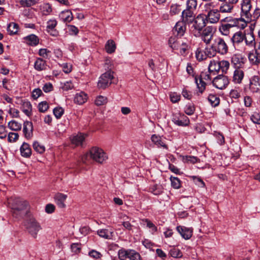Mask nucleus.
<instances>
[{"instance_id":"obj_1","label":"nucleus","mask_w":260,"mask_h":260,"mask_svg":"<svg viewBox=\"0 0 260 260\" xmlns=\"http://www.w3.org/2000/svg\"><path fill=\"white\" fill-rule=\"evenodd\" d=\"M8 203L12 210L13 216L17 218L23 217L27 212V203L18 198L11 197Z\"/></svg>"},{"instance_id":"obj_2","label":"nucleus","mask_w":260,"mask_h":260,"mask_svg":"<svg viewBox=\"0 0 260 260\" xmlns=\"http://www.w3.org/2000/svg\"><path fill=\"white\" fill-rule=\"evenodd\" d=\"M251 3H249V0H246L244 4H241L242 15L244 16L247 21H256L260 17V8L256 7L253 11H251Z\"/></svg>"},{"instance_id":"obj_3","label":"nucleus","mask_w":260,"mask_h":260,"mask_svg":"<svg viewBox=\"0 0 260 260\" xmlns=\"http://www.w3.org/2000/svg\"><path fill=\"white\" fill-rule=\"evenodd\" d=\"M214 6L212 2L206 3L204 5L205 19L208 23L215 24L219 22L220 18V11L217 9H213Z\"/></svg>"},{"instance_id":"obj_4","label":"nucleus","mask_w":260,"mask_h":260,"mask_svg":"<svg viewBox=\"0 0 260 260\" xmlns=\"http://www.w3.org/2000/svg\"><path fill=\"white\" fill-rule=\"evenodd\" d=\"M197 6V0H187V8L182 12V21L187 23H192L194 19L193 9Z\"/></svg>"},{"instance_id":"obj_5","label":"nucleus","mask_w":260,"mask_h":260,"mask_svg":"<svg viewBox=\"0 0 260 260\" xmlns=\"http://www.w3.org/2000/svg\"><path fill=\"white\" fill-rule=\"evenodd\" d=\"M114 72L109 70L103 74L100 77L98 83V87L99 88L105 89L112 83H114Z\"/></svg>"},{"instance_id":"obj_6","label":"nucleus","mask_w":260,"mask_h":260,"mask_svg":"<svg viewBox=\"0 0 260 260\" xmlns=\"http://www.w3.org/2000/svg\"><path fill=\"white\" fill-rule=\"evenodd\" d=\"M212 45L218 54L224 55L228 53V45L225 40L222 38L216 37L213 40Z\"/></svg>"},{"instance_id":"obj_7","label":"nucleus","mask_w":260,"mask_h":260,"mask_svg":"<svg viewBox=\"0 0 260 260\" xmlns=\"http://www.w3.org/2000/svg\"><path fill=\"white\" fill-rule=\"evenodd\" d=\"M89 155L91 158L100 164L103 163L108 159V156L103 150L96 147L90 149Z\"/></svg>"},{"instance_id":"obj_8","label":"nucleus","mask_w":260,"mask_h":260,"mask_svg":"<svg viewBox=\"0 0 260 260\" xmlns=\"http://www.w3.org/2000/svg\"><path fill=\"white\" fill-rule=\"evenodd\" d=\"M26 226L28 233L34 238L37 237L38 232L42 229L40 223L33 217L27 220Z\"/></svg>"},{"instance_id":"obj_9","label":"nucleus","mask_w":260,"mask_h":260,"mask_svg":"<svg viewBox=\"0 0 260 260\" xmlns=\"http://www.w3.org/2000/svg\"><path fill=\"white\" fill-rule=\"evenodd\" d=\"M211 74H207L204 73H202L200 77H199V82H198V80L197 77H195V81L197 84L199 93H202L206 88V83L204 81V80H211Z\"/></svg>"},{"instance_id":"obj_10","label":"nucleus","mask_w":260,"mask_h":260,"mask_svg":"<svg viewBox=\"0 0 260 260\" xmlns=\"http://www.w3.org/2000/svg\"><path fill=\"white\" fill-rule=\"evenodd\" d=\"M213 85L218 89L224 88L229 83L228 78L223 75H218L212 81Z\"/></svg>"},{"instance_id":"obj_11","label":"nucleus","mask_w":260,"mask_h":260,"mask_svg":"<svg viewBox=\"0 0 260 260\" xmlns=\"http://www.w3.org/2000/svg\"><path fill=\"white\" fill-rule=\"evenodd\" d=\"M213 31L212 26H207L202 31L201 35L202 40L207 45L209 44L213 40Z\"/></svg>"},{"instance_id":"obj_12","label":"nucleus","mask_w":260,"mask_h":260,"mask_svg":"<svg viewBox=\"0 0 260 260\" xmlns=\"http://www.w3.org/2000/svg\"><path fill=\"white\" fill-rule=\"evenodd\" d=\"M246 59L241 54H234L232 58L231 62L236 69L243 68Z\"/></svg>"},{"instance_id":"obj_13","label":"nucleus","mask_w":260,"mask_h":260,"mask_svg":"<svg viewBox=\"0 0 260 260\" xmlns=\"http://www.w3.org/2000/svg\"><path fill=\"white\" fill-rule=\"evenodd\" d=\"M194 23L193 27L194 28L199 31H201L203 28L206 26V23L205 18L201 14H199L194 19Z\"/></svg>"},{"instance_id":"obj_14","label":"nucleus","mask_w":260,"mask_h":260,"mask_svg":"<svg viewBox=\"0 0 260 260\" xmlns=\"http://www.w3.org/2000/svg\"><path fill=\"white\" fill-rule=\"evenodd\" d=\"M151 140L153 143L157 147H162L164 149H168V145L166 144L165 138L155 134L152 135Z\"/></svg>"},{"instance_id":"obj_15","label":"nucleus","mask_w":260,"mask_h":260,"mask_svg":"<svg viewBox=\"0 0 260 260\" xmlns=\"http://www.w3.org/2000/svg\"><path fill=\"white\" fill-rule=\"evenodd\" d=\"M23 133L24 137L29 139L33 136V125L30 121H26L23 123Z\"/></svg>"},{"instance_id":"obj_16","label":"nucleus","mask_w":260,"mask_h":260,"mask_svg":"<svg viewBox=\"0 0 260 260\" xmlns=\"http://www.w3.org/2000/svg\"><path fill=\"white\" fill-rule=\"evenodd\" d=\"M245 39V34L241 31L235 32L233 36L231 41L233 45L236 47L239 46Z\"/></svg>"},{"instance_id":"obj_17","label":"nucleus","mask_w":260,"mask_h":260,"mask_svg":"<svg viewBox=\"0 0 260 260\" xmlns=\"http://www.w3.org/2000/svg\"><path fill=\"white\" fill-rule=\"evenodd\" d=\"M176 229L182 237L186 240L189 239L192 235V229L182 226H178Z\"/></svg>"},{"instance_id":"obj_18","label":"nucleus","mask_w":260,"mask_h":260,"mask_svg":"<svg viewBox=\"0 0 260 260\" xmlns=\"http://www.w3.org/2000/svg\"><path fill=\"white\" fill-rule=\"evenodd\" d=\"M67 198V196L62 193H57L54 196L55 203L60 208H64L66 207L64 202Z\"/></svg>"},{"instance_id":"obj_19","label":"nucleus","mask_w":260,"mask_h":260,"mask_svg":"<svg viewBox=\"0 0 260 260\" xmlns=\"http://www.w3.org/2000/svg\"><path fill=\"white\" fill-rule=\"evenodd\" d=\"M186 23L182 21L177 22L174 27V30L177 32V36L180 37L183 36L186 31Z\"/></svg>"},{"instance_id":"obj_20","label":"nucleus","mask_w":260,"mask_h":260,"mask_svg":"<svg viewBox=\"0 0 260 260\" xmlns=\"http://www.w3.org/2000/svg\"><path fill=\"white\" fill-rule=\"evenodd\" d=\"M183 40L181 38H176L175 37H171L169 40V44L173 50H179L181 43Z\"/></svg>"},{"instance_id":"obj_21","label":"nucleus","mask_w":260,"mask_h":260,"mask_svg":"<svg viewBox=\"0 0 260 260\" xmlns=\"http://www.w3.org/2000/svg\"><path fill=\"white\" fill-rule=\"evenodd\" d=\"M59 17L63 22L66 23L70 22L73 19V14L69 10L62 11Z\"/></svg>"},{"instance_id":"obj_22","label":"nucleus","mask_w":260,"mask_h":260,"mask_svg":"<svg viewBox=\"0 0 260 260\" xmlns=\"http://www.w3.org/2000/svg\"><path fill=\"white\" fill-rule=\"evenodd\" d=\"M26 44L29 46H36L39 43L38 37L35 35L31 34L24 38Z\"/></svg>"},{"instance_id":"obj_23","label":"nucleus","mask_w":260,"mask_h":260,"mask_svg":"<svg viewBox=\"0 0 260 260\" xmlns=\"http://www.w3.org/2000/svg\"><path fill=\"white\" fill-rule=\"evenodd\" d=\"M134 251V250H126L125 249L122 248L118 251V257L120 260H125L126 258H129Z\"/></svg>"},{"instance_id":"obj_24","label":"nucleus","mask_w":260,"mask_h":260,"mask_svg":"<svg viewBox=\"0 0 260 260\" xmlns=\"http://www.w3.org/2000/svg\"><path fill=\"white\" fill-rule=\"evenodd\" d=\"M244 77V72L240 69H236L234 72L233 81L235 83H240Z\"/></svg>"},{"instance_id":"obj_25","label":"nucleus","mask_w":260,"mask_h":260,"mask_svg":"<svg viewBox=\"0 0 260 260\" xmlns=\"http://www.w3.org/2000/svg\"><path fill=\"white\" fill-rule=\"evenodd\" d=\"M220 67L219 61L211 60L208 67L209 72L210 74L213 73L214 74V73H217L220 71Z\"/></svg>"},{"instance_id":"obj_26","label":"nucleus","mask_w":260,"mask_h":260,"mask_svg":"<svg viewBox=\"0 0 260 260\" xmlns=\"http://www.w3.org/2000/svg\"><path fill=\"white\" fill-rule=\"evenodd\" d=\"M233 9L234 6L232 4L225 3L220 5L218 11L221 13H232Z\"/></svg>"},{"instance_id":"obj_27","label":"nucleus","mask_w":260,"mask_h":260,"mask_svg":"<svg viewBox=\"0 0 260 260\" xmlns=\"http://www.w3.org/2000/svg\"><path fill=\"white\" fill-rule=\"evenodd\" d=\"M87 99V95L83 92H80L76 94L74 98V102L79 105L84 104Z\"/></svg>"},{"instance_id":"obj_28","label":"nucleus","mask_w":260,"mask_h":260,"mask_svg":"<svg viewBox=\"0 0 260 260\" xmlns=\"http://www.w3.org/2000/svg\"><path fill=\"white\" fill-rule=\"evenodd\" d=\"M20 152L22 156L29 157L31 154V150L29 145L27 143H24L20 148Z\"/></svg>"},{"instance_id":"obj_29","label":"nucleus","mask_w":260,"mask_h":260,"mask_svg":"<svg viewBox=\"0 0 260 260\" xmlns=\"http://www.w3.org/2000/svg\"><path fill=\"white\" fill-rule=\"evenodd\" d=\"M250 88L253 91H256L260 88V78L254 76L250 84Z\"/></svg>"},{"instance_id":"obj_30","label":"nucleus","mask_w":260,"mask_h":260,"mask_svg":"<svg viewBox=\"0 0 260 260\" xmlns=\"http://www.w3.org/2000/svg\"><path fill=\"white\" fill-rule=\"evenodd\" d=\"M85 138V137L83 134L80 133L72 137L71 139L72 143L76 146L81 145L84 141Z\"/></svg>"},{"instance_id":"obj_31","label":"nucleus","mask_w":260,"mask_h":260,"mask_svg":"<svg viewBox=\"0 0 260 260\" xmlns=\"http://www.w3.org/2000/svg\"><path fill=\"white\" fill-rule=\"evenodd\" d=\"M98 235L101 237L107 239H110L113 237V232L109 231L108 229H101L97 231Z\"/></svg>"},{"instance_id":"obj_32","label":"nucleus","mask_w":260,"mask_h":260,"mask_svg":"<svg viewBox=\"0 0 260 260\" xmlns=\"http://www.w3.org/2000/svg\"><path fill=\"white\" fill-rule=\"evenodd\" d=\"M105 50L108 53H112L115 52L116 46L113 40H109L105 45Z\"/></svg>"},{"instance_id":"obj_33","label":"nucleus","mask_w":260,"mask_h":260,"mask_svg":"<svg viewBox=\"0 0 260 260\" xmlns=\"http://www.w3.org/2000/svg\"><path fill=\"white\" fill-rule=\"evenodd\" d=\"M232 27H231V25H229V24L221 23V24L219 26V31L224 36H228L230 32V29Z\"/></svg>"},{"instance_id":"obj_34","label":"nucleus","mask_w":260,"mask_h":260,"mask_svg":"<svg viewBox=\"0 0 260 260\" xmlns=\"http://www.w3.org/2000/svg\"><path fill=\"white\" fill-rule=\"evenodd\" d=\"M248 58L250 62L252 64H257L260 62V55L256 51L250 53L248 55Z\"/></svg>"},{"instance_id":"obj_35","label":"nucleus","mask_w":260,"mask_h":260,"mask_svg":"<svg viewBox=\"0 0 260 260\" xmlns=\"http://www.w3.org/2000/svg\"><path fill=\"white\" fill-rule=\"evenodd\" d=\"M221 23H224L225 24L231 25V27H236L237 25V18H233L232 17H226L220 20Z\"/></svg>"},{"instance_id":"obj_36","label":"nucleus","mask_w":260,"mask_h":260,"mask_svg":"<svg viewBox=\"0 0 260 260\" xmlns=\"http://www.w3.org/2000/svg\"><path fill=\"white\" fill-rule=\"evenodd\" d=\"M35 68L37 71H42L45 69L46 62L42 58H38L35 62Z\"/></svg>"},{"instance_id":"obj_37","label":"nucleus","mask_w":260,"mask_h":260,"mask_svg":"<svg viewBox=\"0 0 260 260\" xmlns=\"http://www.w3.org/2000/svg\"><path fill=\"white\" fill-rule=\"evenodd\" d=\"M189 118L184 114H180L179 120L177 121V125L185 126L189 124Z\"/></svg>"},{"instance_id":"obj_38","label":"nucleus","mask_w":260,"mask_h":260,"mask_svg":"<svg viewBox=\"0 0 260 260\" xmlns=\"http://www.w3.org/2000/svg\"><path fill=\"white\" fill-rule=\"evenodd\" d=\"M208 100L213 107L217 106L220 103L219 98L214 94L209 95Z\"/></svg>"},{"instance_id":"obj_39","label":"nucleus","mask_w":260,"mask_h":260,"mask_svg":"<svg viewBox=\"0 0 260 260\" xmlns=\"http://www.w3.org/2000/svg\"><path fill=\"white\" fill-rule=\"evenodd\" d=\"M31 105L29 102H23L22 105V111L27 116H29L31 111Z\"/></svg>"},{"instance_id":"obj_40","label":"nucleus","mask_w":260,"mask_h":260,"mask_svg":"<svg viewBox=\"0 0 260 260\" xmlns=\"http://www.w3.org/2000/svg\"><path fill=\"white\" fill-rule=\"evenodd\" d=\"M204 53L206 55L207 57L209 58L215 56L217 53H218L212 44L210 47H206L205 49Z\"/></svg>"},{"instance_id":"obj_41","label":"nucleus","mask_w":260,"mask_h":260,"mask_svg":"<svg viewBox=\"0 0 260 260\" xmlns=\"http://www.w3.org/2000/svg\"><path fill=\"white\" fill-rule=\"evenodd\" d=\"M8 126L11 130L14 131H20L21 128V124L15 120L10 121Z\"/></svg>"},{"instance_id":"obj_42","label":"nucleus","mask_w":260,"mask_h":260,"mask_svg":"<svg viewBox=\"0 0 260 260\" xmlns=\"http://www.w3.org/2000/svg\"><path fill=\"white\" fill-rule=\"evenodd\" d=\"M189 48V42H184L183 40L182 41V43L180 44V46L179 47V53L181 55H184L186 54V51L188 50V49Z\"/></svg>"},{"instance_id":"obj_43","label":"nucleus","mask_w":260,"mask_h":260,"mask_svg":"<svg viewBox=\"0 0 260 260\" xmlns=\"http://www.w3.org/2000/svg\"><path fill=\"white\" fill-rule=\"evenodd\" d=\"M18 25L14 22L10 23L7 27L8 31L11 35L16 34L18 30Z\"/></svg>"},{"instance_id":"obj_44","label":"nucleus","mask_w":260,"mask_h":260,"mask_svg":"<svg viewBox=\"0 0 260 260\" xmlns=\"http://www.w3.org/2000/svg\"><path fill=\"white\" fill-rule=\"evenodd\" d=\"M220 70H221L222 73H226L230 67V63L227 60L219 61Z\"/></svg>"},{"instance_id":"obj_45","label":"nucleus","mask_w":260,"mask_h":260,"mask_svg":"<svg viewBox=\"0 0 260 260\" xmlns=\"http://www.w3.org/2000/svg\"><path fill=\"white\" fill-rule=\"evenodd\" d=\"M19 3L22 7H29L37 4L36 0H20Z\"/></svg>"},{"instance_id":"obj_46","label":"nucleus","mask_w":260,"mask_h":260,"mask_svg":"<svg viewBox=\"0 0 260 260\" xmlns=\"http://www.w3.org/2000/svg\"><path fill=\"white\" fill-rule=\"evenodd\" d=\"M172 186L175 189H178L181 187V181L177 177L171 176L170 177Z\"/></svg>"},{"instance_id":"obj_47","label":"nucleus","mask_w":260,"mask_h":260,"mask_svg":"<svg viewBox=\"0 0 260 260\" xmlns=\"http://www.w3.org/2000/svg\"><path fill=\"white\" fill-rule=\"evenodd\" d=\"M33 148L36 152L40 154L43 153L45 150V147L40 145L38 142H35L33 143Z\"/></svg>"},{"instance_id":"obj_48","label":"nucleus","mask_w":260,"mask_h":260,"mask_svg":"<svg viewBox=\"0 0 260 260\" xmlns=\"http://www.w3.org/2000/svg\"><path fill=\"white\" fill-rule=\"evenodd\" d=\"M196 57L197 60L199 61L203 60L207 58L206 55L204 53V51L203 52L201 49L199 48H198L196 51Z\"/></svg>"},{"instance_id":"obj_49","label":"nucleus","mask_w":260,"mask_h":260,"mask_svg":"<svg viewBox=\"0 0 260 260\" xmlns=\"http://www.w3.org/2000/svg\"><path fill=\"white\" fill-rule=\"evenodd\" d=\"M107 103V97L99 95L98 96L95 100V104L96 105L100 106L103 105Z\"/></svg>"},{"instance_id":"obj_50","label":"nucleus","mask_w":260,"mask_h":260,"mask_svg":"<svg viewBox=\"0 0 260 260\" xmlns=\"http://www.w3.org/2000/svg\"><path fill=\"white\" fill-rule=\"evenodd\" d=\"M250 119L253 123L260 124V113L258 112H253L250 117Z\"/></svg>"},{"instance_id":"obj_51","label":"nucleus","mask_w":260,"mask_h":260,"mask_svg":"<svg viewBox=\"0 0 260 260\" xmlns=\"http://www.w3.org/2000/svg\"><path fill=\"white\" fill-rule=\"evenodd\" d=\"M180 11L179 5H172L170 7V13L172 16L179 14Z\"/></svg>"},{"instance_id":"obj_52","label":"nucleus","mask_w":260,"mask_h":260,"mask_svg":"<svg viewBox=\"0 0 260 260\" xmlns=\"http://www.w3.org/2000/svg\"><path fill=\"white\" fill-rule=\"evenodd\" d=\"M190 177L193 180L194 183L199 187H204L205 186V183L201 178L194 176H190Z\"/></svg>"},{"instance_id":"obj_53","label":"nucleus","mask_w":260,"mask_h":260,"mask_svg":"<svg viewBox=\"0 0 260 260\" xmlns=\"http://www.w3.org/2000/svg\"><path fill=\"white\" fill-rule=\"evenodd\" d=\"M64 113V110L62 108L59 107H56L53 110V114L56 118H60Z\"/></svg>"},{"instance_id":"obj_54","label":"nucleus","mask_w":260,"mask_h":260,"mask_svg":"<svg viewBox=\"0 0 260 260\" xmlns=\"http://www.w3.org/2000/svg\"><path fill=\"white\" fill-rule=\"evenodd\" d=\"M39 110L41 112H46L49 108V105L47 102L44 101L40 103L38 105Z\"/></svg>"},{"instance_id":"obj_55","label":"nucleus","mask_w":260,"mask_h":260,"mask_svg":"<svg viewBox=\"0 0 260 260\" xmlns=\"http://www.w3.org/2000/svg\"><path fill=\"white\" fill-rule=\"evenodd\" d=\"M19 138V135L17 133H9L8 135V140L9 142H14L17 140H18Z\"/></svg>"},{"instance_id":"obj_56","label":"nucleus","mask_w":260,"mask_h":260,"mask_svg":"<svg viewBox=\"0 0 260 260\" xmlns=\"http://www.w3.org/2000/svg\"><path fill=\"white\" fill-rule=\"evenodd\" d=\"M247 26V22L243 18H237V27L240 29H244Z\"/></svg>"},{"instance_id":"obj_57","label":"nucleus","mask_w":260,"mask_h":260,"mask_svg":"<svg viewBox=\"0 0 260 260\" xmlns=\"http://www.w3.org/2000/svg\"><path fill=\"white\" fill-rule=\"evenodd\" d=\"M72 251L76 254L80 252L81 250V244L79 243H73L71 245Z\"/></svg>"},{"instance_id":"obj_58","label":"nucleus","mask_w":260,"mask_h":260,"mask_svg":"<svg viewBox=\"0 0 260 260\" xmlns=\"http://www.w3.org/2000/svg\"><path fill=\"white\" fill-rule=\"evenodd\" d=\"M244 40L246 44L248 46L252 45L255 40L253 35L252 34H248L247 37L245 36Z\"/></svg>"},{"instance_id":"obj_59","label":"nucleus","mask_w":260,"mask_h":260,"mask_svg":"<svg viewBox=\"0 0 260 260\" xmlns=\"http://www.w3.org/2000/svg\"><path fill=\"white\" fill-rule=\"evenodd\" d=\"M142 221L146 223L147 226L150 229H151L153 232H155L157 231V227L150 220L148 219H144L142 220Z\"/></svg>"},{"instance_id":"obj_60","label":"nucleus","mask_w":260,"mask_h":260,"mask_svg":"<svg viewBox=\"0 0 260 260\" xmlns=\"http://www.w3.org/2000/svg\"><path fill=\"white\" fill-rule=\"evenodd\" d=\"M170 97L171 101L173 103H175L180 101L181 96L180 95L178 94L177 93L173 92L170 94Z\"/></svg>"},{"instance_id":"obj_61","label":"nucleus","mask_w":260,"mask_h":260,"mask_svg":"<svg viewBox=\"0 0 260 260\" xmlns=\"http://www.w3.org/2000/svg\"><path fill=\"white\" fill-rule=\"evenodd\" d=\"M89 255L90 257L96 259L100 258L102 256V254L100 252L95 250H92L89 251Z\"/></svg>"},{"instance_id":"obj_62","label":"nucleus","mask_w":260,"mask_h":260,"mask_svg":"<svg viewBox=\"0 0 260 260\" xmlns=\"http://www.w3.org/2000/svg\"><path fill=\"white\" fill-rule=\"evenodd\" d=\"M195 111V108L193 105H187L185 109V112L186 114L188 115H192Z\"/></svg>"},{"instance_id":"obj_63","label":"nucleus","mask_w":260,"mask_h":260,"mask_svg":"<svg viewBox=\"0 0 260 260\" xmlns=\"http://www.w3.org/2000/svg\"><path fill=\"white\" fill-rule=\"evenodd\" d=\"M185 161L187 162H190L195 164L199 161V159L193 156H186L185 157Z\"/></svg>"},{"instance_id":"obj_64","label":"nucleus","mask_w":260,"mask_h":260,"mask_svg":"<svg viewBox=\"0 0 260 260\" xmlns=\"http://www.w3.org/2000/svg\"><path fill=\"white\" fill-rule=\"evenodd\" d=\"M42 91L40 88L35 89L32 92V98L36 100L42 94Z\"/></svg>"}]
</instances>
